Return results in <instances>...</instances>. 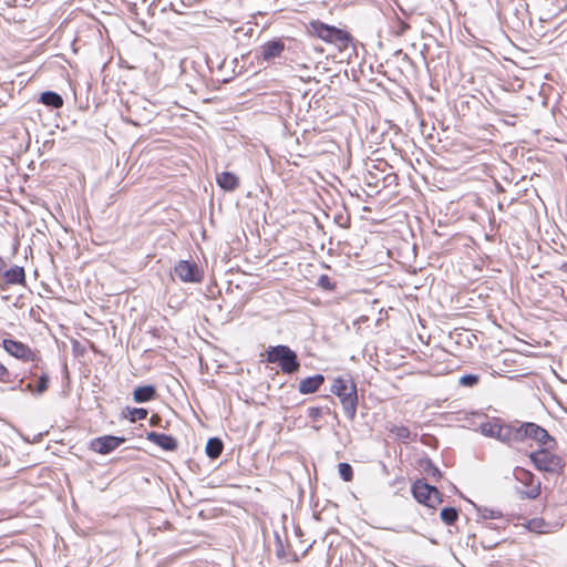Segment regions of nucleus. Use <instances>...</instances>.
Segmentation results:
<instances>
[{
    "label": "nucleus",
    "mask_w": 567,
    "mask_h": 567,
    "mask_svg": "<svg viewBox=\"0 0 567 567\" xmlns=\"http://www.w3.org/2000/svg\"><path fill=\"white\" fill-rule=\"evenodd\" d=\"M38 102L44 104L45 106H63L62 96L53 91H45L41 93Z\"/></svg>",
    "instance_id": "nucleus-21"
},
{
    "label": "nucleus",
    "mask_w": 567,
    "mask_h": 567,
    "mask_svg": "<svg viewBox=\"0 0 567 567\" xmlns=\"http://www.w3.org/2000/svg\"><path fill=\"white\" fill-rule=\"evenodd\" d=\"M330 391L340 399L346 415L350 420H354L358 406V391L353 379L349 374L336 378Z\"/></svg>",
    "instance_id": "nucleus-1"
},
{
    "label": "nucleus",
    "mask_w": 567,
    "mask_h": 567,
    "mask_svg": "<svg viewBox=\"0 0 567 567\" xmlns=\"http://www.w3.org/2000/svg\"><path fill=\"white\" fill-rule=\"evenodd\" d=\"M322 414V409L321 408H318V406H313V408H310L309 409V417L313 419V420H317L321 416Z\"/></svg>",
    "instance_id": "nucleus-33"
},
{
    "label": "nucleus",
    "mask_w": 567,
    "mask_h": 567,
    "mask_svg": "<svg viewBox=\"0 0 567 567\" xmlns=\"http://www.w3.org/2000/svg\"><path fill=\"white\" fill-rule=\"evenodd\" d=\"M481 432L487 437L496 439L501 442L502 436V421L494 419L481 424Z\"/></svg>",
    "instance_id": "nucleus-20"
},
{
    "label": "nucleus",
    "mask_w": 567,
    "mask_h": 567,
    "mask_svg": "<svg viewBox=\"0 0 567 567\" xmlns=\"http://www.w3.org/2000/svg\"><path fill=\"white\" fill-rule=\"evenodd\" d=\"M267 361L269 363H277L286 374L296 373L300 369L297 353L284 344L270 347L267 350Z\"/></svg>",
    "instance_id": "nucleus-5"
},
{
    "label": "nucleus",
    "mask_w": 567,
    "mask_h": 567,
    "mask_svg": "<svg viewBox=\"0 0 567 567\" xmlns=\"http://www.w3.org/2000/svg\"><path fill=\"white\" fill-rule=\"evenodd\" d=\"M560 270L567 271V262H564V264L560 266Z\"/></svg>",
    "instance_id": "nucleus-38"
},
{
    "label": "nucleus",
    "mask_w": 567,
    "mask_h": 567,
    "mask_svg": "<svg viewBox=\"0 0 567 567\" xmlns=\"http://www.w3.org/2000/svg\"><path fill=\"white\" fill-rule=\"evenodd\" d=\"M514 476L516 481L522 483L527 489L524 492V496L529 499H535L540 494V482L536 480L535 475L523 467H515Z\"/></svg>",
    "instance_id": "nucleus-8"
},
{
    "label": "nucleus",
    "mask_w": 567,
    "mask_h": 567,
    "mask_svg": "<svg viewBox=\"0 0 567 567\" xmlns=\"http://www.w3.org/2000/svg\"><path fill=\"white\" fill-rule=\"evenodd\" d=\"M3 348L10 355H12L17 359H21L23 361H32L33 360L34 354L31 351V349L20 341L4 339Z\"/></svg>",
    "instance_id": "nucleus-12"
},
{
    "label": "nucleus",
    "mask_w": 567,
    "mask_h": 567,
    "mask_svg": "<svg viewBox=\"0 0 567 567\" xmlns=\"http://www.w3.org/2000/svg\"><path fill=\"white\" fill-rule=\"evenodd\" d=\"M2 281H0V289H4L10 285H25V271L23 267L13 266L9 269L2 270L0 268Z\"/></svg>",
    "instance_id": "nucleus-13"
},
{
    "label": "nucleus",
    "mask_w": 567,
    "mask_h": 567,
    "mask_svg": "<svg viewBox=\"0 0 567 567\" xmlns=\"http://www.w3.org/2000/svg\"><path fill=\"white\" fill-rule=\"evenodd\" d=\"M526 439L535 441L539 447H556L557 441L546 429L534 422H522V442Z\"/></svg>",
    "instance_id": "nucleus-7"
},
{
    "label": "nucleus",
    "mask_w": 567,
    "mask_h": 567,
    "mask_svg": "<svg viewBox=\"0 0 567 567\" xmlns=\"http://www.w3.org/2000/svg\"><path fill=\"white\" fill-rule=\"evenodd\" d=\"M545 522L543 519H532L528 523V527L530 530H535L538 533H543V527L545 526Z\"/></svg>",
    "instance_id": "nucleus-31"
},
{
    "label": "nucleus",
    "mask_w": 567,
    "mask_h": 567,
    "mask_svg": "<svg viewBox=\"0 0 567 567\" xmlns=\"http://www.w3.org/2000/svg\"><path fill=\"white\" fill-rule=\"evenodd\" d=\"M556 447H539L536 451L529 453L528 457L533 463L534 467L539 472H545L553 475H559L565 468V460L553 453L551 451Z\"/></svg>",
    "instance_id": "nucleus-4"
},
{
    "label": "nucleus",
    "mask_w": 567,
    "mask_h": 567,
    "mask_svg": "<svg viewBox=\"0 0 567 567\" xmlns=\"http://www.w3.org/2000/svg\"><path fill=\"white\" fill-rule=\"evenodd\" d=\"M23 379L19 380V384L17 386H12V390H21V391H30L34 394H42L44 393L49 388V377L47 374H42L35 388L31 383H28L24 388H22Z\"/></svg>",
    "instance_id": "nucleus-18"
},
{
    "label": "nucleus",
    "mask_w": 567,
    "mask_h": 567,
    "mask_svg": "<svg viewBox=\"0 0 567 567\" xmlns=\"http://www.w3.org/2000/svg\"><path fill=\"white\" fill-rule=\"evenodd\" d=\"M18 375L13 374L6 365L0 363V381L4 383L13 382Z\"/></svg>",
    "instance_id": "nucleus-30"
},
{
    "label": "nucleus",
    "mask_w": 567,
    "mask_h": 567,
    "mask_svg": "<svg viewBox=\"0 0 567 567\" xmlns=\"http://www.w3.org/2000/svg\"><path fill=\"white\" fill-rule=\"evenodd\" d=\"M390 432L400 440H409L411 436V431L404 425H393Z\"/></svg>",
    "instance_id": "nucleus-26"
},
{
    "label": "nucleus",
    "mask_w": 567,
    "mask_h": 567,
    "mask_svg": "<svg viewBox=\"0 0 567 567\" xmlns=\"http://www.w3.org/2000/svg\"><path fill=\"white\" fill-rule=\"evenodd\" d=\"M501 442L507 445L522 442V422L515 421L512 423L502 422V436Z\"/></svg>",
    "instance_id": "nucleus-14"
},
{
    "label": "nucleus",
    "mask_w": 567,
    "mask_h": 567,
    "mask_svg": "<svg viewBox=\"0 0 567 567\" xmlns=\"http://www.w3.org/2000/svg\"><path fill=\"white\" fill-rule=\"evenodd\" d=\"M290 114H288L285 125L287 128L291 127V122L293 121L297 127L302 132L307 133L310 131H323L328 130L324 127V120L322 110L323 109H289Z\"/></svg>",
    "instance_id": "nucleus-2"
},
{
    "label": "nucleus",
    "mask_w": 567,
    "mask_h": 567,
    "mask_svg": "<svg viewBox=\"0 0 567 567\" xmlns=\"http://www.w3.org/2000/svg\"><path fill=\"white\" fill-rule=\"evenodd\" d=\"M308 32L327 43L334 44L340 51L348 49L352 40L349 32L318 20L309 23Z\"/></svg>",
    "instance_id": "nucleus-3"
},
{
    "label": "nucleus",
    "mask_w": 567,
    "mask_h": 567,
    "mask_svg": "<svg viewBox=\"0 0 567 567\" xmlns=\"http://www.w3.org/2000/svg\"><path fill=\"white\" fill-rule=\"evenodd\" d=\"M275 554H276V557L280 560H286L287 556H288L285 545H284V542H282V538L279 535V533H277V532H275Z\"/></svg>",
    "instance_id": "nucleus-25"
},
{
    "label": "nucleus",
    "mask_w": 567,
    "mask_h": 567,
    "mask_svg": "<svg viewBox=\"0 0 567 567\" xmlns=\"http://www.w3.org/2000/svg\"><path fill=\"white\" fill-rule=\"evenodd\" d=\"M156 396V388L154 385L147 384L137 386L133 392V400L136 403H146L155 399Z\"/></svg>",
    "instance_id": "nucleus-19"
},
{
    "label": "nucleus",
    "mask_w": 567,
    "mask_h": 567,
    "mask_svg": "<svg viewBox=\"0 0 567 567\" xmlns=\"http://www.w3.org/2000/svg\"><path fill=\"white\" fill-rule=\"evenodd\" d=\"M127 121L133 123L134 125L140 126V125H143L146 122H150V118H143L142 121L127 118Z\"/></svg>",
    "instance_id": "nucleus-37"
},
{
    "label": "nucleus",
    "mask_w": 567,
    "mask_h": 567,
    "mask_svg": "<svg viewBox=\"0 0 567 567\" xmlns=\"http://www.w3.org/2000/svg\"><path fill=\"white\" fill-rule=\"evenodd\" d=\"M125 442V437L103 435L90 442V449L99 454H109Z\"/></svg>",
    "instance_id": "nucleus-10"
},
{
    "label": "nucleus",
    "mask_w": 567,
    "mask_h": 567,
    "mask_svg": "<svg viewBox=\"0 0 567 567\" xmlns=\"http://www.w3.org/2000/svg\"><path fill=\"white\" fill-rule=\"evenodd\" d=\"M423 471L435 480H439L441 477V471L430 460L425 461L423 465Z\"/></svg>",
    "instance_id": "nucleus-28"
},
{
    "label": "nucleus",
    "mask_w": 567,
    "mask_h": 567,
    "mask_svg": "<svg viewBox=\"0 0 567 567\" xmlns=\"http://www.w3.org/2000/svg\"><path fill=\"white\" fill-rule=\"evenodd\" d=\"M224 449L223 441L218 437H210L206 444V454L215 460L220 456Z\"/></svg>",
    "instance_id": "nucleus-22"
},
{
    "label": "nucleus",
    "mask_w": 567,
    "mask_h": 567,
    "mask_svg": "<svg viewBox=\"0 0 567 567\" xmlns=\"http://www.w3.org/2000/svg\"><path fill=\"white\" fill-rule=\"evenodd\" d=\"M414 116H415V120L419 122V125L421 126V131H422V133L424 134V133H425L426 123H425V121L421 117V115H420V113H419V109H414Z\"/></svg>",
    "instance_id": "nucleus-35"
},
{
    "label": "nucleus",
    "mask_w": 567,
    "mask_h": 567,
    "mask_svg": "<svg viewBox=\"0 0 567 567\" xmlns=\"http://www.w3.org/2000/svg\"><path fill=\"white\" fill-rule=\"evenodd\" d=\"M319 285L322 288L328 289V290H332L333 289V285L331 284L330 278L328 276H326V275L320 276Z\"/></svg>",
    "instance_id": "nucleus-32"
},
{
    "label": "nucleus",
    "mask_w": 567,
    "mask_h": 567,
    "mask_svg": "<svg viewBox=\"0 0 567 567\" xmlns=\"http://www.w3.org/2000/svg\"><path fill=\"white\" fill-rule=\"evenodd\" d=\"M161 422H162V419L158 414H153L150 419L151 426H162Z\"/></svg>",
    "instance_id": "nucleus-36"
},
{
    "label": "nucleus",
    "mask_w": 567,
    "mask_h": 567,
    "mask_svg": "<svg viewBox=\"0 0 567 567\" xmlns=\"http://www.w3.org/2000/svg\"><path fill=\"white\" fill-rule=\"evenodd\" d=\"M285 48V42L281 39L270 40L260 47L258 58L264 62L270 63L281 56Z\"/></svg>",
    "instance_id": "nucleus-11"
},
{
    "label": "nucleus",
    "mask_w": 567,
    "mask_h": 567,
    "mask_svg": "<svg viewBox=\"0 0 567 567\" xmlns=\"http://www.w3.org/2000/svg\"><path fill=\"white\" fill-rule=\"evenodd\" d=\"M175 275L184 282H200L203 272L196 262L189 260H179L175 268Z\"/></svg>",
    "instance_id": "nucleus-9"
},
{
    "label": "nucleus",
    "mask_w": 567,
    "mask_h": 567,
    "mask_svg": "<svg viewBox=\"0 0 567 567\" xmlns=\"http://www.w3.org/2000/svg\"><path fill=\"white\" fill-rule=\"evenodd\" d=\"M147 410L143 408H126L124 415L128 417L131 422H135L137 420H144L147 416Z\"/></svg>",
    "instance_id": "nucleus-23"
},
{
    "label": "nucleus",
    "mask_w": 567,
    "mask_h": 567,
    "mask_svg": "<svg viewBox=\"0 0 567 567\" xmlns=\"http://www.w3.org/2000/svg\"><path fill=\"white\" fill-rule=\"evenodd\" d=\"M339 475L344 482H350L353 478V470L349 463H339L338 465Z\"/></svg>",
    "instance_id": "nucleus-27"
},
{
    "label": "nucleus",
    "mask_w": 567,
    "mask_h": 567,
    "mask_svg": "<svg viewBox=\"0 0 567 567\" xmlns=\"http://www.w3.org/2000/svg\"><path fill=\"white\" fill-rule=\"evenodd\" d=\"M440 516L446 525H453L458 518V511L455 507H444Z\"/></svg>",
    "instance_id": "nucleus-24"
},
{
    "label": "nucleus",
    "mask_w": 567,
    "mask_h": 567,
    "mask_svg": "<svg viewBox=\"0 0 567 567\" xmlns=\"http://www.w3.org/2000/svg\"><path fill=\"white\" fill-rule=\"evenodd\" d=\"M216 182L226 192H234L239 186V178L231 172L217 174Z\"/></svg>",
    "instance_id": "nucleus-17"
},
{
    "label": "nucleus",
    "mask_w": 567,
    "mask_h": 567,
    "mask_svg": "<svg viewBox=\"0 0 567 567\" xmlns=\"http://www.w3.org/2000/svg\"><path fill=\"white\" fill-rule=\"evenodd\" d=\"M146 440L156 444L164 451L173 452L178 446L177 440L175 437H173L172 435H168V434H164V433L147 432Z\"/></svg>",
    "instance_id": "nucleus-15"
},
{
    "label": "nucleus",
    "mask_w": 567,
    "mask_h": 567,
    "mask_svg": "<svg viewBox=\"0 0 567 567\" xmlns=\"http://www.w3.org/2000/svg\"><path fill=\"white\" fill-rule=\"evenodd\" d=\"M323 381H324V378L322 374H316L313 377H308L300 381L298 390L302 394L315 393L320 388V385L323 383Z\"/></svg>",
    "instance_id": "nucleus-16"
},
{
    "label": "nucleus",
    "mask_w": 567,
    "mask_h": 567,
    "mask_svg": "<svg viewBox=\"0 0 567 567\" xmlns=\"http://www.w3.org/2000/svg\"><path fill=\"white\" fill-rule=\"evenodd\" d=\"M411 492L416 502L427 507L435 508L442 503L441 492L435 486L429 485L424 480L414 482Z\"/></svg>",
    "instance_id": "nucleus-6"
},
{
    "label": "nucleus",
    "mask_w": 567,
    "mask_h": 567,
    "mask_svg": "<svg viewBox=\"0 0 567 567\" xmlns=\"http://www.w3.org/2000/svg\"><path fill=\"white\" fill-rule=\"evenodd\" d=\"M482 516H483L484 518H492V519H494V518H498V517H501V513H499V512H496V511H493V509H487V508H485V509L483 511Z\"/></svg>",
    "instance_id": "nucleus-34"
},
{
    "label": "nucleus",
    "mask_w": 567,
    "mask_h": 567,
    "mask_svg": "<svg viewBox=\"0 0 567 567\" xmlns=\"http://www.w3.org/2000/svg\"><path fill=\"white\" fill-rule=\"evenodd\" d=\"M480 377L477 374H465L460 378L458 383L463 386L472 388L476 385Z\"/></svg>",
    "instance_id": "nucleus-29"
}]
</instances>
